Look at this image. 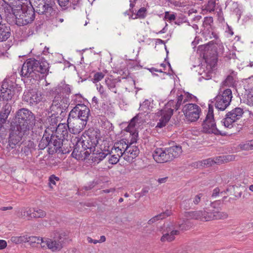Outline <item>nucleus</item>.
<instances>
[{
    "instance_id": "7",
    "label": "nucleus",
    "mask_w": 253,
    "mask_h": 253,
    "mask_svg": "<svg viewBox=\"0 0 253 253\" xmlns=\"http://www.w3.org/2000/svg\"><path fill=\"white\" fill-rule=\"evenodd\" d=\"M27 3L28 2H26V1L13 0L12 1H10L9 3L1 4V7L2 9L4 10L6 18L7 19L8 18L16 19L19 13H21L24 5Z\"/></svg>"
},
{
    "instance_id": "17",
    "label": "nucleus",
    "mask_w": 253,
    "mask_h": 253,
    "mask_svg": "<svg viewBox=\"0 0 253 253\" xmlns=\"http://www.w3.org/2000/svg\"><path fill=\"white\" fill-rule=\"evenodd\" d=\"M91 154L90 151L81 146L78 140L75 144V147L73 149L71 155L72 157L77 160L84 161L87 159Z\"/></svg>"
},
{
    "instance_id": "12",
    "label": "nucleus",
    "mask_w": 253,
    "mask_h": 253,
    "mask_svg": "<svg viewBox=\"0 0 253 253\" xmlns=\"http://www.w3.org/2000/svg\"><path fill=\"white\" fill-rule=\"evenodd\" d=\"M243 113L244 111L242 108L236 107L226 114L222 122L226 127H233L235 126V122L242 117Z\"/></svg>"
},
{
    "instance_id": "60",
    "label": "nucleus",
    "mask_w": 253,
    "mask_h": 253,
    "mask_svg": "<svg viewBox=\"0 0 253 253\" xmlns=\"http://www.w3.org/2000/svg\"><path fill=\"white\" fill-rule=\"evenodd\" d=\"M186 97L184 98V100L186 102L192 100L193 99H197V97L193 94L190 93L188 92H184Z\"/></svg>"
},
{
    "instance_id": "26",
    "label": "nucleus",
    "mask_w": 253,
    "mask_h": 253,
    "mask_svg": "<svg viewBox=\"0 0 253 253\" xmlns=\"http://www.w3.org/2000/svg\"><path fill=\"white\" fill-rule=\"evenodd\" d=\"M184 216L187 219H200L205 221V211H195L185 212Z\"/></svg>"
},
{
    "instance_id": "2",
    "label": "nucleus",
    "mask_w": 253,
    "mask_h": 253,
    "mask_svg": "<svg viewBox=\"0 0 253 253\" xmlns=\"http://www.w3.org/2000/svg\"><path fill=\"white\" fill-rule=\"evenodd\" d=\"M49 64L45 60H38L29 58L23 63L21 76L25 78H32L38 80L40 78V74H46L48 72Z\"/></svg>"
},
{
    "instance_id": "47",
    "label": "nucleus",
    "mask_w": 253,
    "mask_h": 253,
    "mask_svg": "<svg viewBox=\"0 0 253 253\" xmlns=\"http://www.w3.org/2000/svg\"><path fill=\"white\" fill-rule=\"evenodd\" d=\"M8 117L0 112V130L4 129L3 125L7 121Z\"/></svg>"
},
{
    "instance_id": "19",
    "label": "nucleus",
    "mask_w": 253,
    "mask_h": 253,
    "mask_svg": "<svg viewBox=\"0 0 253 253\" xmlns=\"http://www.w3.org/2000/svg\"><path fill=\"white\" fill-rule=\"evenodd\" d=\"M169 156L166 152V148L165 150L162 148H156L153 153V157L158 163H164L169 162Z\"/></svg>"
},
{
    "instance_id": "16",
    "label": "nucleus",
    "mask_w": 253,
    "mask_h": 253,
    "mask_svg": "<svg viewBox=\"0 0 253 253\" xmlns=\"http://www.w3.org/2000/svg\"><path fill=\"white\" fill-rule=\"evenodd\" d=\"M23 100L31 105L37 104L42 100V95L37 88H32L24 92Z\"/></svg>"
},
{
    "instance_id": "51",
    "label": "nucleus",
    "mask_w": 253,
    "mask_h": 253,
    "mask_svg": "<svg viewBox=\"0 0 253 253\" xmlns=\"http://www.w3.org/2000/svg\"><path fill=\"white\" fill-rule=\"evenodd\" d=\"M146 8L142 7L137 11L136 16L139 18H143L146 16Z\"/></svg>"
},
{
    "instance_id": "63",
    "label": "nucleus",
    "mask_w": 253,
    "mask_h": 253,
    "mask_svg": "<svg viewBox=\"0 0 253 253\" xmlns=\"http://www.w3.org/2000/svg\"><path fill=\"white\" fill-rule=\"evenodd\" d=\"M235 156L233 155L224 156V163L233 161L235 160Z\"/></svg>"
},
{
    "instance_id": "30",
    "label": "nucleus",
    "mask_w": 253,
    "mask_h": 253,
    "mask_svg": "<svg viewBox=\"0 0 253 253\" xmlns=\"http://www.w3.org/2000/svg\"><path fill=\"white\" fill-rule=\"evenodd\" d=\"M75 147V145L71 140H64L63 141L62 146L60 148V150H59L58 153H61L63 154H68L72 150L73 148L74 149Z\"/></svg>"
},
{
    "instance_id": "11",
    "label": "nucleus",
    "mask_w": 253,
    "mask_h": 253,
    "mask_svg": "<svg viewBox=\"0 0 253 253\" xmlns=\"http://www.w3.org/2000/svg\"><path fill=\"white\" fill-rule=\"evenodd\" d=\"M182 111L185 118L192 122L196 121L199 118L201 109L196 104L188 103L183 106Z\"/></svg>"
},
{
    "instance_id": "50",
    "label": "nucleus",
    "mask_w": 253,
    "mask_h": 253,
    "mask_svg": "<svg viewBox=\"0 0 253 253\" xmlns=\"http://www.w3.org/2000/svg\"><path fill=\"white\" fill-rule=\"evenodd\" d=\"M139 117V114H138L130 120L128 125L131 127L132 129H133L135 127L136 123H138Z\"/></svg>"
},
{
    "instance_id": "61",
    "label": "nucleus",
    "mask_w": 253,
    "mask_h": 253,
    "mask_svg": "<svg viewBox=\"0 0 253 253\" xmlns=\"http://www.w3.org/2000/svg\"><path fill=\"white\" fill-rule=\"evenodd\" d=\"M202 194H199L195 196L192 201L194 205H198L201 201V198L202 197Z\"/></svg>"
},
{
    "instance_id": "23",
    "label": "nucleus",
    "mask_w": 253,
    "mask_h": 253,
    "mask_svg": "<svg viewBox=\"0 0 253 253\" xmlns=\"http://www.w3.org/2000/svg\"><path fill=\"white\" fill-rule=\"evenodd\" d=\"M53 3L54 2L49 3V1L46 0L44 4L42 5V9H37V12L40 14H44L47 17L53 15L55 13V10L52 7Z\"/></svg>"
},
{
    "instance_id": "20",
    "label": "nucleus",
    "mask_w": 253,
    "mask_h": 253,
    "mask_svg": "<svg viewBox=\"0 0 253 253\" xmlns=\"http://www.w3.org/2000/svg\"><path fill=\"white\" fill-rule=\"evenodd\" d=\"M51 139L50 143H49V149H52V152L58 153L60 148H61V146L63 144V140H62V138L59 137V135L57 134H54L53 132L51 133V136L50 137Z\"/></svg>"
},
{
    "instance_id": "28",
    "label": "nucleus",
    "mask_w": 253,
    "mask_h": 253,
    "mask_svg": "<svg viewBox=\"0 0 253 253\" xmlns=\"http://www.w3.org/2000/svg\"><path fill=\"white\" fill-rule=\"evenodd\" d=\"M25 240H26L25 243H29L32 247H37V245L40 244L42 248L45 247V245H43L44 241L42 238L36 236H28L27 235L25 236Z\"/></svg>"
},
{
    "instance_id": "35",
    "label": "nucleus",
    "mask_w": 253,
    "mask_h": 253,
    "mask_svg": "<svg viewBox=\"0 0 253 253\" xmlns=\"http://www.w3.org/2000/svg\"><path fill=\"white\" fill-rule=\"evenodd\" d=\"M19 217L22 218H26L28 220H30L33 218V211L28 208H24L22 209L20 214Z\"/></svg>"
},
{
    "instance_id": "13",
    "label": "nucleus",
    "mask_w": 253,
    "mask_h": 253,
    "mask_svg": "<svg viewBox=\"0 0 253 253\" xmlns=\"http://www.w3.org/2000/svg\"><path fill=\"white\" fill-rule=\"evenodd\" d=\"M25 134H28V133L21 132L16 128H12L10 126L8 144L6 147L8 151L16 148L17 146H20L22 138Z\"/></svg>"
},
{
    "instance_id": "62",
    "label": "nucleus",
    "mask_w": 253,
    "mask_h": 253,
    "mask_svg": "<svg viewBox=\"0 0 253 253\" xmlns=\"http://www.w3.org/2000/svg\"><path fill=\"white\" fill-rule=\"evenodd\" d=\"M68 131L67 130L66 128H64V129L62 130V133L60 134V135L59 136V137L62 138V140H63V141H64V140H68L67 137H68Z\"/></svg>"
},
{
    "instance_id": "43",
    "label": "nucleus",
    "mask_w": 253,
    "mask_h": 253,
    "mask_svg": "<svg viewBox=\"0 0 253 253\" xmlns=\"http://www.w3.org/2000/svg\"><path fill=\"white\" fill-rule=\"evenodd\" d=\"M199 34H201L202 36L205 38L206 41L212 38L216 40L218 38L216 33H199Z\"/></svg>"
},
{
    "instance_id": "52",
    "label": "nucleus",
    "mask_w": 253,
    "mask_h": 253,
    "mask_svg": "<svg viewBox=\"0 0 253 253\" xmlns=\"http://www.w3.org/2000/svg\"><path fill=\"white\" fill-rule=\"evenodd\" d=\"M104 77V75L101 72H97L94 74L93 78V83L98 82L101 81Z\"/></svg>"
},
{
    "instance_id": "33",
    "label": "nucleus",
    "mask_w": 253,
    "mask_h": 253,
    "mask_svg": "<svg viewBox=\"0 0 253 253\" xmlns=\"http://www.w3.org/2000/svg\"><path fill=\"white\" fill-rule=\"evenodd\" d=\"M171 212L170 211L168 210H166L165 212H163L153 217L152 218L149 219L148 221V224H151L156 221H158L160 219H163L165 218L166 217L170 215Z\"/></svg>"
},
{
    "instance_id": "40",
    "label": "nucleus",
    "mask_w": 253,
    "mask_h": 253,
    "mask_svg": "<svg viewBox=\"0 0 253 253\" xmlns=\"http://www.w3.org/2000/svg\"><path fill=\"white\" fill-rule=\"evenodd\" d=\"M45 211L41 209H34L33 211V218H42L46 216Z\"/></svg>"
},
{
    "instance_id": "9",
    "label": "nucleus",
    "mask_w": 253,
    "mask_h": 253,
    "mask_svg": "<svg viewBox=\"0 0 253 253\" xmlns=\"http://www.w3.org/2000/svg\"><path fill=\"white\" fill-rule=\"evenodd\" d=\"M232 98V91L227 88L219 92L215 98V106L217 109L224 111L230 105Z\"/></svg>"
},
{
    "instance_id": "55",
    "label": "nucleus",
    "mask_w": 253,
    "mask_h": 253,
    "mask_svg": "<svg viewBox=\"0 0 253 253\" xmlns=\"http://www.w3.org/2000/svg\"><path fill=\"white\" fill-rule=\"evenodd\" d=\"M59 178L58 177L56 176L55 175L52 174L49 177V184L50 185V187L52 188V186H51V184L55 185V180L59 181Z\"/></svg>"
},
{
    "instance_id": "10",
    "label": "nucleus",
    "mask_w": 253,
    "mask_h": 253,
    "mask_svg": "<svg viewBox=\"0 0 253 253\" xmlns=\"http://www.w3.org/2000/svg\"><path fill=\"white\" fill-rule=\"evenodd\" d=\"M29 4L24 5V7L21 9V13L16 18L21 20L22 25H27L32 23L35 18V10L32 6L30 0H28Z\"/></svg>"
},
{
    "instance_id": "32",
    "label": "nucleus",
    "mask_w": 253,
    "mask_h": 253,
    "mask_svg": "<svg viewBox=\"0 0 253 253\" xmlns=\"http://www.w3.org/2000/svg\"><path fill=\"white\" fill-rule=\"evenodd\" d=\"M36 145L32 140H29L25 142L24 146L22 147L21 152L25 156H28L32 153V152L35 150Z\"/></svg>"
},
{
    "instance_id": "56",
    "label": "nucleus",
    "mask_w": 253,
    "mask_h": 253,
    "mask_svg": "<svg viewBox=\"0 0 253 253\" xmlns=\"http://www.w3.org/2000/svg\"><path fill=\"white\" fill-rule=\"evenodd\" d=\"M50 136L51 133H50L47 130H45L42 139H44L45 141H47V143L49 144L51 140V139L50 138Z\"/></svg>"
},
{
    "instance_id": "38",
    "label": "nucleus",
    "mask_w": 253,
    "mask_h": 253,
    "mask_svg": "<svg viewBox=\"0 0 253 253\" xmlns=\"http://www.w3.org/2000/svg\"><path fill=\"white\" fill-rule=\"evenodd\" d=\"M186 102V101L184 100V96L182 94L179 95L177 94L176 102L174 105V109L175 110H178L180 106Z\"/></svg>"
},
{
    "instance_id": "29",
    "label": "nucleus",
    "mask_w": 253,
    "mask_h": 253,
    "mask_svg": "<svg viewBox=\"0 0 253 253\" xmlns=\"http://www.w3.org/2000/svg\"><path fill=\"white\" fill-rule=\"evenodd\" d=\"M121 82L119 78H107L105 80V83L109 89L115 93H117V88L119 86L118 84Z\"/></svg>"
},
{
    "instance_id": "58",
    "label": "nucleus",
    "mask_w": 253,
    "mask_h": 253,
    "mask_svg": "<svg viewBox=\"0 0 253 253\" xmlns=\"http://www.w3.org/2000/svg\"><path fill=\"white\" fill-rule=\"evenodd\" d=\"M49 147V144L47 143V141H45L44 139H41L39 144V147L40 150H43L46 147Z\"/></svg>"
},
{
    "instance_id": "31",
    "label": "nucleus",
    "mask_w": 253,
    "mask_h": 253,
    "mask_svg": "<svg viewBox=\"0 0 253 253\" xmlns=\"http://www.w3.org/2000/svg\"><path fill=\"white\" fill-rule=\"evenodd\" d=\"M128 141L125 139H122L119 142L115 143L114 148L116 153L120 154L121 156H123L124 149L126 146H128Z\"/></svg>"
},
{
    "instance_id": "18",
    "label": "nucleus",
    "mask_w": 253,
    "mask_h": 253,
    "mask_svg": "<svg viewBox=\"0 0 253 253\" xmlns=\"http://www.w3.org/2000/svg\"><path fill=\"white\" fill-rule=\"evenodd\" d=\"M138 133L134 132L132 134V137L130 140V144L128 146H126L125 149H124V154H128L136 158L139 154V150L137 147L134 145H131L133 143L136 142L138 137Z\"/></svg>"
},
{
    "instance_id": "25",
    "label": "nucleus",
    "mask_w": 253,
    "mask_h": 253,
    "mask_svg": "<svg viewBox=\"0 0 253 253\" xmlns=\"http://www.w3.org/2000/svg\"><path fill=\"white\" fill-rule=\"evenodd\" d=\"M166 152L168 153L170 161L175 158L178 157L182 153V147L179 145H175L166 148Z\"/></svg>"
},
{
    "instance_id": "42",
    "label": "nucleus",
    "mask_w": 253,
    "mask_h": 253,
    "mask_svg": "<svg viewBox=\"0 0 253 253\" xmlns=\"http://www.w3.org/2000/svg\"><path fill=\"white\" fill-rule=\"evenodd\" d=\"M57 89L59 91L62 90L63 93L67 94H69L71 92L70 85L66 84H63L62 86H58Z\"/></svg>"
},
{
    "instance_id": "6",
    "label": "nucleus",
    "mask_w": 253,
    "mask_h": 253,
    "mask_svg": "<svg viewBox=\"0 0 253 253\" xmlns=\"http://www.w3.org/2000/svg\"><path fill=\"white\" fill-rule=\"evenodd\" d=\"M55 96L50 106L51 112H53L54 115H62L68 109L69 104V98L64 96L55 89Z\"/></svg>"
},
{
    "instance_id": "46",
    "label": "nucleus",
    "mask_w": 253,
    "mask_h": 253,
    "mask_svg": "<svg viewBox=\"0 0 253 253\" xmlns=\"http://www.w3.org/2000/svg\"><path fill=\"white\" fill-rule=\"evenodd\" d=\"M201 163L202 166L206 167H210L215 164L214 160L211 158L204 160Z\"/></svg>"
},
{
    "instance_id": "44",
    "label": "nucleus",
    "mask_w": 253,
    "mask_h": 253,
    "mask_svg": "<svg viewBox=\"0 0 253 253\" xmlns=\"http://www.w3.org/2000/svg\"><path fill=\"white\" fill-rule=\"evenodd\" d=\"M25 239V236L19 237L13 236L11 238L10 240L12 243L18 244L22 243H25V241L26 240Z\"/></svg>"
},
{
    "instance_id": "27",
    "label": "nucleus",
    "mask_w": 253,
    "mask_h": 253,
    "mask_svg": "<svg viewBox=\"0 0 253 253\" xmlns=\"http://www.w3.org/2000/svg\"><path fill=\"white\" fill-rule=\"evenodd\" d=\"M91 154L92 155L91 156L92 161L94 162L99 163L103 160L108 154H110L111 153L108 150L100 149V150H95Z\"/></svg>"
},
{
    "instance_id": "39",
    "label": "nucleus",
    "mask_w": 253,
    "mask_h": 253,
    "mask_svg": "<svg viewBox=\"0 0 253 253\" xmlns=\"http://www.w3.org/2000/svg\"><path fill=\"white\" fill-rule=\"evenodd\" d=\"M181 208L185 210L192 209L194 207L193 203L191 199L184 200L180 205Z\"/></svg>"
},
{
    "instance_id": "41",
    "label": "nucleus",
    "mask_w": 253,
    "mask_h": 253,
    "mask_svg": "<svg viewBox=\"0 0 253 253\" xmlns=\"http://www.w3.org/2000/svg\"><path fill=\"white\" fill-rule=\"evenodd\" d=\"M176 14L170 11L165 12L164 19L169 22H173L176 20Z\"/></svg>"
},
{
    "instance_id": "37",
    "label": "nucleus",
    "mask_w": 253,
    "mask_h": 253,
    "mask_svg": "<svg viewBox=\"0 0 253 253\" xmlns=\"http://www.w3.org/2000/svg\"><path fill=\"white\" fill-rule=\"evenodd\" d=\"M12 110V106L11 104L6 102L2 106L0 112L4 114L5 116L8 117L9 116Z\"/></svg>"
},
{
    "instance_id": "53",
    "label": "nucleus",
    "mask_w": 253,
    "mask_h": 253,
    "mask_svg": "<svg viewBox=\"0 0 253 253\" xmlns=\"http://www.w3.org/2000/svg\"><path fill=\"white\" fill-rule=\"evenodd\" d=\"M58 2L62 10L68 9V7L67 5L69 4V0H58Z\"/></svg>"
},
{
    "instance_id": "24",
    "label": "nucleus",
    "mask_w": 253,
    "mask_h": 253,
    "mask_svg": "<svg viewBox=\"0 0 253 253\" xmlns=\"http://www.w3.org/2000/svg\"><path fill=\"white\" fill-rule=\"evenodd\" d=\"M173 113V109L171 108H168L167 110L165 111L159 120V122L157 123L156 127L162 128L166 126L167 123L169 121L171 116Z\"/></svg>"
},
{
    "instance_id": "21",
    "label": "nucleus",
    "mask_w": 253,
    "mask_h": 253,
    "mask_svg": "<svg viewBox=\"0 0 253 253\" xmlns=\"http://www.w3.org/2000/svg\"><path fill=\"white\" fill-rule=\"evenodd\" d=\"M87 122L79 118L67 124L69 129H72L74 133H79L85 127Z\"/></svg>"
},
{
    "instance_id": "34",
    "label": "nucleus",
    "mask_w": 253,
    "mask_h": 253,
    "mask_svg": "<svg viewBox=\"0 0 253 253\" xmlns=\"http://www.w3.org/2000/svg\"><path fill=\"white\" fill-rule=\"evenodd\" d=\"M179 233V231L177 230H174L171 231L170 233L164 234L161 238V241L163 242L166 241L171 242L175 239V235H178Z\"/></svg>"
},
{
    "instance_id": "57",
    "label": "nucleus",
    "mask_w": 253,
    "mask_h": 253,
    "mask_svg": "<svg viewBox=\"0 0 253 253\" xmlns=\"http://www.w3.org/2000/svg\"><path fill=\"white\" fill-rule=\"evenodd\" d=\"M240 146L243 150L252 149V142H251L250 141H248L244 144H241Z\"/></svg>"
},
{
    "instance_id": "14",
    "label": "nucleus",
    "mask_w": 253,
    "mask_h": 253,
    "mask_svg": "<svg viewBox=\"0 0 253 253\" xmlns=\"http://www.w3.org/2000/svg\"><path fill=\"white\" fill-rule=\"evenodd\" d=\"M214 40L210 41L208 43V45L206 46H201L200 48L203 50V56L206 62L210 64L211 66L212 64L214 65L217 61V52L215 48H211L210 44H212L216 42H214Z\"/></svg>"
},
{
    "instance_id": "4",
    "label": "nucleus",
    "mask_w": 253,
    "mask_h": 253,
    "mask_svg": "<svg viewBox=\"0 0 253 253\" xmlns=\"http://www.w3.org/2000/svg\"><path fill=\"white\" fill-rule=\"evenodd\" d=\"M203 131L206 133H213L221 136L227 135V133L222 132L216 127L214 119L213 107L211 105H209V110L205 119L202 123Z\"/></svg>"
},
{
    "instance_id": "22",
    "label": "nucleus",
    "mask_w": 253,
    "mask_h": 253,
    "mask_svg": "<svg viewBox=\"0 0 253 253\" xmlns=\"http://www.w3.org/2000/svg\"><path fill=\"white\" fill-rule=\"evenodd\" d=\"M77 108H78V114L79 118L81 120L87 122L89 117L90 116V111L88 107L84 104L78 103L76 104Z\"/></svg>"
},
{
    "instance_id": "54",
    "label": "nucleus",
    "mask_w": 253,
    "mask_h": 253,
    "mask_svg": "<svg viewBox=\"0 0 253 253\" xmlns=\"http://www.w3.org/2000/svg\"><path fill=\"white\" fill-rule=\"evenodd\" d=\"M9 24L8 23L2 24L1 21L0 22V31L8 32L10 30Z\"/></svg>"
},
{
    "instance_id": "59",
    "label": "nucleus",
    "mask_w": 253,
    "mask_h": 253,
    "mask_svg": "<svg viewBox=\"0 0 253 253\" xmlns=\"http://www.w3.org/2000/svg\"><path fill=\"white\" fill-rule=\"evenodd\" d=\"M11 33H0V42L5 41L10 37Z\"/></svg>"
},
{
    "instance_id": "15",
    "label": "nucleus",
    "mask_w": 253,
    "mask_h": 253,
    "mask_svg": "<svg viewBox=\"0 0 253 253\" xmlns=\"http://www.w3.org/2000/svg\"><path fill=\"white\" fill-rule=\"evenodd\" d=\"M63 238L59 233H56L52 239L47 238L43 245L45 244L52 252L60 251L62 248V243Z\"/></svg>"
},
{
    "instance_id": "49",
    "label": "nucleus",
    "mask_w": 253,
    "mask_h": 253,
    "mask_svg": "<svg viewBox=\"0 0 253 253\" xmlns=\"http://www.w3.org/2000/svg\"><path fill=\"white\" fill-rule=\"evenodd\" d=\"M234 83V79L231 75H228L223 82L224 85H233Z\"/></svg>"
},
{
    "instance_id": "45",
    "label": "nucleus",
    "mask_w": 253,
    "mask_h": 253,
    "mask_svg": "<svg viewBox=\"0 0 253 253\" xmlns=\"http://www.w3.org/2000/svg\"><path fill=\"white\" fill-rule=\"evenodd\" d=\"M120 154L117 153V155L114 154L111 155V157L109 159V163L111 164H116L119 161V158L121 157Z\"/></svg>"
},
{
    "instance_id": "5",
    "label": "nucleus",
    "mask_w": 253,
    "mask_h": 253,
    "mask_svg": "<svg viewBox=\"0 0 253 253\" xmlns=\"http://www.w3.org/2000/svg\"><path fill=\"white\" fill-rule=\"evenodd\" d=\"M20 86L10 80H4L0 90V101L8 102L11 100L16 91H19Z\"/></svg>"
},
{
    "instance_id": "64",
    "label": "nucleus",
    "mask_w": 253,
    "mask_h": 253,
    "mask_svg": "<svg viewBox=\"0 0 253 253\" xmlns=\"http://www.w3.org/2000/svg\"><path fill=\"white\" fill-rule=\"evenodd\" d=\"M123 155H124V160H125L126 161L129 163L132 162L133 161V160L135 158H133V156L129 155V154H123Z\"/></svg>"
},
{
    "instance_id": "48",
    "label": "nucleus",
    "mask_w": 253,
    "mask_h": 253,
    "mask_svg": "<svg viewBox=\"0 0 253 253\" xmlns=\"http://www.w3.org/2000/svg\"><path fill=\"white\" fill-rule=\"evenodd\" d=\"M57 115L56 114L54 115L53 113L52 114L51 117L48 119V122L50 123V125L53 126V128H56V126H57V120L56 119Z\"/></svg>"
},
{
    "instance_id": "8",
    "label": "nucleus",
    "mask_w": 253,
    "mask_h": 253,
    "mask_svg": "<svg viewBox=\"0 0 253 253\" xmlns=\"http://www.w3.org/2000/svg\"><path fill=\"white\" fill-rule=\"evenodd\" d=\"M219 201H214L210 204L207 209L208 211H205V221H208L215 219H224L228 217L226 212L220 211Z\"/></svg>"
},
{
    "instance_id": "3",
    "label": "nucleus",
    "mask_w": 253,
    "mask_h": 253,
    "mask_svg": "<svg viewBox=\"0 0 253 253\" xmlns=\"http://www.w3.org/2000/svg\"><path fill=\"white\" fill-rule=\"evenodd\" d=\"M100 133L98 129L89 128L86 132V135L80 139V143L83 148L90 151L92 153L96 150V147L100 138Z\"/></svg>"
},
{
    "instance_id": "36",
    "label": "nucleus",
    "mask_w": 253,
    "mask_h": 253,
    "mask_svg": "<svg viewBox=\"0 0 253 253\" xmlns=\"http://www.w3.org/2000/svg\"><path fill=\"white\" fill-rule=\"evenodd\" d=\"M78 108L76 105L70 112L67 119V124L79 118L78 114Z\"/></svg>"
},
{
    "instance_id": "1",
    "label": "nucleus",
    "mask_w": 253,
    "mask_h": 253,
    "mask_svg": "<svg viewBox=\"0 0 253 253\" xmlns=\"http://www.w3.org/2000/svg\"><path fill=\"white\" fill-rule=\"evenodd\" d=\"M36 123L35 114L30 110L22 108L16 112L10 125L12 128H16L21 132L29 134Z\"/></svg>"
}]
</instances>
